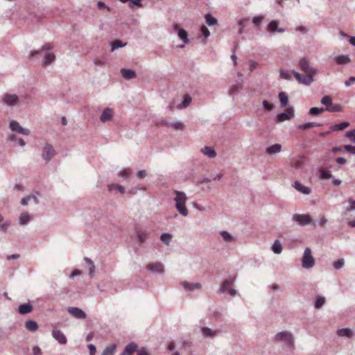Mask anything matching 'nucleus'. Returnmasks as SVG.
Listing matches in <instances>:
<instances>
[{"instance_id": "nucleus-1", "label": "nucleus", "mask_w": 355, "mask_h": 355, "mask_svg": "<svg viewBox=\"0 0 355 355\" xmlns=\"http://www.w3.org/2000/svg\"><path fill=\"white\" fill-rule=\"evenodd\" d=\"M297 65L303 73L292 70V75L294 76L296 81L301 85L307 86L312 84L314 81V76L317 73L316 69L310 65V62L306 58H302L298 60Z\"/></svg>"}, {"instance_id": "nucleus-2", "label": "nucleus", "mask_w": 355, "mask_h": 355, "mask_svg": "<svg viewBox=\"0 0 355 355\" xmlns=\"http://www.w3.org/2000/svg\"><path fill=\"white\" fill-rule=\"evenodd\" d=\"M174 206H175L176 211L180 214V216L183 218L188 217L189 215V211L188 208H187V206L185 205V203H187V200H188V197L187 196V194L184 193V192L182 191H174Z\"/></svg>"}, {"instance_id": "nucleus-3", "label": "nucleus", "mask_w": 355, "mask_h": 355, "mask_svg": "<svg viewBox=\"0 0 355 355\" xmlns=\"http://www.w3.org/2000/svg\"><path fill=\"white\" fill-rule=\"evenodd\" d=\"M275 342L283 345L289 352L295 349L294 336L288 331H282L275 334Z\"/></svg>"}, {"instance_id": "nucleus-4", "label": "nucleus", "mask_w": 355, "mask_h": 355, "mask_svg": "<svg viewBox=\"0 0 355 355\" xmlns=\"http://www.w3.org/2000/svg\"><path fill=\"white\" fill-rule=\"evenodd\" d=\"M315 265V259L312 255V251L309 248H306L302 257V268L309 270Z\"/></svg>"}, {"instance_id": "nucleus-5", "label": "nucleus", "mask_w": 355, "mask_h": 355, "mask_svg": "<svg viewBox=\"0 0 355 355\" xmlns=\"http://www.w3.org/2000/svg\"><path fill=\"white\" fill-rule=\"evenodd\" d=\"M1 103L8 108H12L19 103V97L15 94L5 93L1 97Z\"/></svg>"}, {"instance_id": "nucleus-6", "label": "nucleus", "mask_w": 355, "mask_h": 355, "mask_svg": "<svg viewBox=\"0 0 355 355\" xmlns=\"http://www.w3.org/2000/svg\"><path fill=\"white\" fill-rule=\"evenodd\" d=\"M292 221L297 223V225L301 227L308 225H311L314 227L316 226V224L313 221L312 218L307 214H294L292 215Z\"/></svg>"}, {"instance_id": "nucleus-7", "label": "nucleus", "mask_w": 355, "mask_h": 355, "mask_svg": "<svg viewBox=\"0 0 355 355\" xmlns=\"http://www.w3.org/2000/svg\"><path fill=\"white\" fill-rule=\"evenodd\" d=\"M9 128L12 132L23 135H30V130L27 128H24L19 125L17 121L12 120L9 122Z\"/></svg>"}, {"instance_id": "nucleus-8", "label": "nucleus", "mask_w": 355, "mask_h": 355, "mask_svg": "<svg viewBox=\"0 0 355 355\" xmlns=\"http://www.w3.org/2000/svg\"><path fill=\"white\" fill-rule=\"evenodd\" d=\"M56 155L54 148L52 145L49 144H45L43 147V153H42V157L45 160L46 163L50 162L51 159Z\"/></svg>"}, {"instance_id": "nucleus-9", "label": "nucleus", "mask_w": 355, "mask_h": 355, "mask_svg": "<svg viewBox=\"0 0 355 355\" xmlns=\"http://www.w3.org/2000/svg\"><path fill=\"white\" fill-rule=\"evenodd\" d=\"M180 286L184 288V291L187 293H193L196 291L201 289V284L199 282L191 283L187 281L180 282Z\"/></svg>"}, {"instance_id": "nucleus-10", "label": "nucleus", "mask_w": 355, "mask_h": 355, "mask_svg": "<svg viewBox=\"0 0 355 355\" xmlns=\"http://www.w3.org/2000/svg\"><path fill=\"white\" fill-rule=\"evenodd\" d=\"M294 116V112L292 107L287 108L285 112L276 116V123H283L288 121Z\"/></svg>"}, {"instance_id": "nucleus-11", "label": "nucleus", "mask_w": 355, "mask_h": 355, "mask_svg": "<svg viewBox=\"0 0 355 355\" xmlns=\"http://www.w3.org/2000/svg\"><path fill=\"white\" fill-rule=\"evenodd\" d=\"M292 187L302 195H310L312 191L310 187H306L297 180L294 181Z\"/></svg>"}, {"instance_id": "nucleus-12", "label": "nucleus", "mask_w": 355, "mask_h": 355, "mask_svg": "<svg viewBox=\"0 0 355 355\" xmlns=\"http://www.w3.org/2000/svg\"><path fill=\"white\" fill-rule=\"evenodd\" d=\"M67 311H68L71 315L78 319L84 320L87 318V315H85L83 309L78 307H68Z\"/></svg>"}, {"instance_id": "nucleus-13", "label": "nucleus", "mask_w": 355, "mask_h": 355, "mask_svg": "<svg viewBox=\"0 0 355 355\" xmlns=\"http://www.w3.org/2000/svg\"><path fill=\"white\" fill-rule=\"evenodd\" d=\"M114 112L113 110L110 107H106L101 112L100 116V121L101 123H106L113 119Z\"/></svg>"}, {"instance_id": "nucleus-14", "label": "nucleus", "mask_w": 355, "mask_h": 355, "mask_svg": "<svg viewBox=\"0 0 355 355\" xmlns=\"http://www.w3.org/2000/svg\"><path fill=\"white\" fill-rule=\"evenodd\" d=\"M200 334H202L204 338H214L219 335V331L217 329L211 328L202 327V329H200Z\"/></svg>"}, {"instance_id": "nucleus-15", "label": "nucleus", "mask_w": 355, "mask_h": 355, "mask_svg": "<svg viewBox=\"0 0 355 355\" xmlns=\"http://www.w3.org/2000/svg\"><path fill=\"white\" fill-rule=\"evenodd\" d=\"M220 238H222V241L227 245H230L236 241L235 236L232 235L227 231L221 230L220 231Z\"/></svg>"}, {"instance_id": "nucleus-16", "label": "nucleus", "mask_w": 355, "mask_h": 355, "mask_svg": "<svg viewBox=\"0 0 355 355\" xmlns=\"http://www.w3.org/2000/svg\"><path fill=\"white\" fill-rule=\"evenodd\" d=\"M146 268H147V270L155 274L163 275L164 272V265L159 262L148 264L147 267Z\"/></svg>"}, {"instance_id": "nucleus-17", "label": "nucleus", "mask_w": 355, "mask_h": 355, "mask_svg": "<svg viewBox=\"0 0 355 355\" xmlns=\"http://www.w3.org/2000/svg\"><path fill=\"white\" fill-rule=\"evenodd\" d=\"M173 30L176 32V33H178V38H180V40L182 41V43H189V34L187 31H186L183 28H179L178 25H174Z\"/></svg>"}, {"instance_id": "nucleus-18", "label": "nucleus", "mask_w": 355, "mask_h": 355, "mask_svg": "<svg viewBox=\"0 0 355 355\" xmlns=\"http://www.w3.org/2000/svg\"><path fill=\"white\" fill-rule=\"evenodd\" d=\"M52 337H53L54 340L58 341L60 345L67 344V338L64 334H63L62 331L60 330L56 329L52 331Z\"/></svg>"}, {"instance_id": "nucleus-19", "label": "nucleus", "mask_w": 355, "mask_h": 355, "mask_svg": "<svg viewBox=\"0 0 355 355\" xmlns=\"http://www.w3.org/2000/svg\"><path fill=\"white\" fill-rule=\"evenodd\" d=\"M200 154L209 159H214L216 155H217L216 154L214 148L210 146H204L200 149Z\"/></svg>"}, {"instance_id": "nucleus-20", "label": "nucleus", "mask_w": 355, "mask_h": 355, "mask_svg": "<svg viewBox=\"0 0 355 355\" xmlns=\"http://www.w3.org/2000/svg\"><path fill=\"white\" fill-rule=\"evenodd\" d=\"M282 151V145L280 144H275L266 148V154L270 156L277 155Z\"/></svg>"}, {"instance_id": "nucleus-21", "label": "nucleus", "mask_w": 355, "mask_h": 355, "mask_svg": "<svg viewBox=\"0 0 355 355\" xmlns=\"http://www.w3.org/2000/svg\"><path fill=\"white\" fill-rule=\"evenodd\" d=\"M268 31L271 33H283L284 32V29L283 28L278 27V22L276 20H272L270 21L269 24H268Z\"/></svg>"}, {"instance_id": "nucleus-22", "label": "nucleus", "mask_w": 355, "mask_h": 355, "mask_svg": "<svg viewBox=\"0 0 355 355\" xmlns=\"http://www.w3.org/2000/svg\"><path fill=\"white\" fill-rule=\"evenodd\" d=\"M148 231L145 230H139L137 231V243L141 245L144 242H146V239H148Z\"/></svg>"}, {"instance_id": "nucleus-23", "label": "nucleus", "mask_w": 355, "mask_h": 355, "mask_svg": "<svg viewBox=\"0 0 355 355\" xmlns=\"http://www.w3.org/2000/svg\"><path fill=\"white\" fill-rule=\"evenodd\" d=\"M121 74L125 80H132L136 76L135 71L132 69L123 68L121 69Z\"/></svg>"}, {"instance_id": "nucleus-24", "label": "nucleus", "mask_w": 355, "mask_h": 355, "mask_svg": "<svg viewBox=\"0 0 355 355\" xmlns=\"http://www.w3.org/2000/svg\"><path fill=\"white\" fill-rule=\"evenodd\" d=\"M136 350H137V345L132 342L123 348V351L121 352V355H132Z\"/></svg>"}, {"instance_id": "nucleus-25", "label": "nucleus", "mask_w": 355, "mask_h": 355, "mask_svg": "<svg viewBox=\"0 0 355 355\" xmlns=\"http://www.w3.org/2000/svg\"><path fill=\"white\" fill-rule=\"evenodd\" d=\"M234 282H235V277H230V279L224 281V282H223L222 284H220V292L222 293H227V291L231 289L230 288V286Z\"/></svg>"}, {"instance_id": "nucleus-26", "label": "nucleus", "mask_w": 355, "mask_h": 355, "mask_svg": "<svg viewBox=\"0 0 355 355\" xmlns=\"http://www.w3.org/2000/svg\"><path fill=\"white\" fill-rule=\"evenodd\" d=\"M31 220H32V216L28 212H24L19 216V225H27Z\"/></svg>"}, {"instance_id": "nucleus-27", "label": "nucleus", "mask_w": 355, "mask_h": 355, "mask_svg": "<svg viewBox=\"0 0 355 355\" xmlns=\"http://www.w3.org/2000/svg\"><path fill=\"white\" fill-rule=\"evenodd\" d=\"M8 141L15 143V145H19L21 147L26 146V141L21 138H18L15 134H10L8 136Z\"/></svg>"}, {"instance_id": "nucleus-28", "label": "nucleus", "mask_w": 355, "mask_h": 355, "mask_svg": "<svg viewBox=\"0 0 355 355\" xmlns=\"http://www.w3.org/2000/svg\"><path fill=\"white\" fill-rule=\"evenodd\" d=\"M320 125H321V124L318 123L317 122H307V123H301V124L298 125L297 129L302 130H307L311 128L319 127Z\"/></svg>"}, {"instance_id": "nucleus-29", "label": "nucleus", "mask_w": 355, "mask_h": 355, "mask_svg": "<svg viewBox=\"0 0 355 355\" xmlns=\"http://www.w3.org/2000/svg\"><path fill=\"white\" fill-rule=\"evenodd\" d=\"M33 306L29 303H24L19 306V313L21 315H25L32 312Z\"/></svg>"}, {"instance_id": "nucleus-30", "label": "nucleus", "mask_w": 355, "mask_h": 355, "mask_svg": "<svg viewBox=\"0 0 355 355\" xmlns=\"http://www.w3.org/2000/svg\"><path fill=\"white\" fill-rule=\"evenodd\" d=\"M53 49L52 44L50 43H46L44 44L43 46H42V49H40V51H32L30 52L29 56L30 58H33L40 53V51L43 52H47Z\"/></svg>"}, {"instance_id": "nucleus-31", "label": "nucleus", "mask_w": 355, "mask_h": 355, "mask_svg": "<svg viewBox=\"0 0 355 355\" xmlns=\"http://www.w3.org/2000/svg\"><path fill=\"white\" fill-rule=\"evenodd\" d=\"M271 250L275 254H280L282 252V245L279 240H275L271 245Z\"/></svg>"}, {"instance_id": "nucleus-32", "label": "nucleus", "mask_w": 355, "mask_h": 355, "mask_svg": "<svg viewBox=\"0 0 355 355\" xmlns=\"http://www.w3.org/2000/svg\"><path fill=\"white\" fill-rule=\"evenodd\" d=\"M132 170L130 168H123L119 171L117 175L123 180H128V178L131 175Z\"/></svg>"}, {"instance_id": "nucleus-33", "label": "nucleus", "mask_w": 355, "mask_h": 355, "mask_svg": "<svg viewBox=\"0 0 355 355\" xmlns=\"http://www.w3.org/2000/svg\"><path fill=\"white\" fill-rule=\"evenodd\" d=\"M349 125V123L347 121L336 123L331 126V130L334 132L342 131L344 129L348 128Z\"/></svg>"}, {"instance_id": "nucleus-34", "label": "nucleus", "mask_w": 355, "mask_h": 355, "mask_svg": "<svg viewBox=\"0 0 355 355\" xmlns=\"http://www.w3.org/2000/svg\"><path fill=\"white\" fill-rule=\"evenodd\" d=\"M25 327L30 332H35L38 329V325L34 320H27L25 323Z\"/></svg>"}, {"instance_id": "nucleus-35", "label": "nucleus", "mask_w": 355, "mask_h": 355, "mask_svg": "<svg viewBox=\"0 0 355 355\" xmlns=\"http://www.w3.org/2000/svg\"><path fill=\"white\" fill-rule=\"evenodd\" d=\"M191 103V97L188 94L184 96V100L182 103L176 105V109L182 110L188 107L189 104Z\"/></svg>"}, {"instance_id": "nucleus-36", "label": "nucleus", "mask_w": 355, "mask_h": 355, "mask_svg": "<svg viewBox=\"0 0 355 355\" xmlns=\"http://www.w3.org/2000/svg\"><path fill=\"white\" fill-rule=\"evenodd\" d=\"M279 101L282 107H284L288 105V94L285 92L279 93Z\"/></svg>"}, {"instance_id": "nucleus-37", "label": "nucleus", "mask_w": 355, "mask_h": 355, "mask_svg": "<svg viewBox=\"0 0 355 355\" xmlns=\"http://www.w3.org/2000/svg\"><path fill=\"white\" fill-rule=\"evenodd\" d=\"M205 21H206V24L209 26H214L217 24V19L211 14L205 15Z\"/></svg>"}, {"instance_id": "nucleus-38", "label": "nucleus", "mask_w": 355, "mask_h": 355, "mask_svg": "<svg viewBox=\"0 0 355 355\" xmlns=\"http://www.w3.org/2000/svg\"><path fill=\"white\" fill-rule=\"evenodd\" d=\"M84 261L87 264L89 265V276H90V278H93L94 272L95 271V266L94 265L93 261L91 260V259L87 257H85Z\"/></svg>"}, {"instance_id": "nucleus-39", "label": "nucleus", "mask_w": 355, "mask_h": 355, "mask_svg": "<svg viewBox=\"0 0 355 355\" xmlns=\"http://www.w3.org/2000/svg\"><path fill=\"white\" fill-rule=\"evenodd\" d=\"M168 127H171L175 130H182L184 129V125L183 123L180 121H175V122H171L168 123Z\"/></svg>"}, {"instance_id": "nucleus-40", "label": "nucleus", "mask_w": 355, "mask_h": 355, "mask_svg": "<svg viewBox=\"0 0 355 355\" xmlns=\"http://www.w3.org/2000/svg\"><path fill=\"white\" fill-rule=\"evenodd\" d=\"M115 344L107 346L106 347H105L104 350H103V352H101V355H114V353H115Z\"/></svg>"}, {"instance_id": "nucleus-41", "label": "nucleus", "mask_w": 355, "mask_h": 355, "mask_svg": "<svg viewBox=\"0 0 355 355\" xmlns=\"http://www.w3.org/2000/svg\"><path fill=\"white\" fill-rule=\"evenodd\" d=\"M350 61L348 55H342L336 57V63L339 65L347 64Z\"/></svg>"}, {"instance_id": "nucleus-42", "label": "nucleus", "mask_w": 355, "mask_h": 355, "mask_svg": "<svg viewBox=\"0 0 355 355\" xmlns=\"http://www.w3.org/2000/svg\"><path fill=\"white\" fill-rule=\"evenodd\" d=\"M109 191H113V190H116L119 191L121 194L124 193V188L121 185L119 184H111L108 185Z\"/></svg>"}, {"instance_id": "nucleus-43", "label": "nucleus", "mask_w": 355, "mask_h": 355, "mask_svg": "<svg viewBox=\"0 0 355 355\" xmlns=\"http://www.w3.org/2000/svg\"><path fill=\"white\" fill-rule=\"evenodd\" d=\"M127 45V43H123L120 40H114L111 43V51H114V50L119 48H123Z\"/></svg>"}, {"instance_id": "nucleus-44", "label": "nucleus", "mask_w": 355, "mask_h": 355, "mask_svg": "<svg viewBox=\"0 0 355 355\" xmlns=\"http://www.w3.org/2000/svg\"><path fill=\"white\" fill-rule=\"evenodd\" d=\"M326 110L329 112H339L341 111V105L338 103L326 106Z\"/></svg>"}, {"instance_id": "nucleus-45", "label": "nucleus", "mask_w": 355, "mask_h": 355, "mask_svg": "<svg viewBox=\"0 0 355 355\" xmlns=\"http://www.w3.org/2000/svg\"><path fill=\"white\" fill-rule=\"evenodd\" d=\"M292 74V71H290L285 69H281L279 70V77L284 80H291V75Z\"/></svg>"}, {"instance_id": "nucleus-46", "label": "nucleus", "mask_w": 355, "mask_h": 355, "mask_svg": "<svg viewBox=\"0 0 355 355\" xmlns=\"http://www.w3.org/2000/svg\"><path fill=\"white\" fill-rule=\"evenodd\" d=\"M324 302L325 299L324 296L316 297L315 303H314V308H315V309H320L324 304Z\"/></svg>"}, {"instance_id": "nucleus-47", "label": "nucleus", "mask_w": 355, "mask_h": 355, "mask_svg": "<svg viewBox=\"0 0 355 355\" xmlns=\"http://www.w3.org/2000/svg\"><path fill=\"white\" fill-rule=\"evenodd\" d=\"M336 335L340 337H351L352 333L351 330L348 329H341L336 331Z\"/></svg>"}, {"instance_id": "nucleus-48", "label": "nucleus", "mask_w": 355, "mask_h": 355, "mask_svg": "<svg viewBox=\"0 0 355 355\" xmlns=\"http://www.w3.org/2000/svg\"><path fill=\"white\" fill-rule=\"evenodd\" d=\"M54 54H47V55H46L45 58H44L43 62H42V64H43V66H47L50 64L51 62H54Z\"/></svg>"}, {"instance_id": "nucleus-49", "label": "nucleus", "mask_w": 355, "mask_h": 355, "mask_svg": "<svg viewBox=\"0 0 355 355\" xmlns=\"http://www.w3.org/2000/svg\"><path fill=\"white\" fill-rule=\"evenodd\" d=\"M324 111L323 107H311L309 110L310 115L317 116Z\"/></svg>"}, {"instance_id": "nucleus-50", "label": "nucleus", "mask_w": 355, "mask_h": 355, "mask_svg": "<svg viewBox=\"0 0 355 355\" xmlns=\"http://www.w3.org/2000/svg\"><path fill=\"white\" fill-rule=\"evenodd\" d=\"M332 266L333 268L336 269V270H339L342 269L345 266V260L343 259H339L337 261L333 262Z\"/></svg>"}, {"instance_id": "nucleus-51", "label": "nucleus", "mask_w": 355, "mask_h": 355, "mask_svg": "<svg viewBox=\"0 0 355 355\" xmlns=\"http://www.w3.org/2000/svg\"><path fill=\"white\" fill-rule=\"evenodd\" d=\"M303 164V161L302 157H298L295 160H294L293 163L291 164V167L293 169L297 170L301 168Z\"/></svg>"}, {"instance_id": "nucleus-52", "label": "nucleus", "mask_w": 355, "mask_h": 355, "mask_svg": "<svg viewBox=\"0 0 355 355\" xmlns=\"http://www.w3.org/2000/svg\"><path fill=\"white\" fill-rule=\"evenodd\" d=\"M171 239H172V236L170 233H163L161 234V241L165 245H168L171 242Z\"/></svg>"}, {"instance_id": "nucleus-53", "label": "nucleus", "mask_w": 355, "mask_h": 355, "mask_svg": "<svg viewBox=\"0 0 355 355\" xmlns=\"http://www.w3.org/2000/svg\"><path fill=\"white\" fill-rule=\"evenodd\" d=\"M320 103H322L324 106L334 105V103H332V98L329 96H325L322 97V100H320Z\"/></svg>"}, {"instance_id": "nucleus-54", "label": "nucleus", "mask_w": 355, "mask_h": 355, "mask_svg": "<svg viewBox=\"0 0 355 355\" xmlns=\"http://www.w3.org/2000/svg\"><path fill=\"white\" fill-rule=\"evenodd\" d=\"M237 27H239V35L243 33V30L245 28V19H241L237 22Z\"/></svg>"}, {"instance_id": "nucleus-55", "label": "nucleus", "mask_w": 355, "mask_h": 355, "mask_svg": "<svg viewBox=\"0 0 355 355\" xmlns=\"http://www.w3.org/2000/svg\"><path fill=\"white\" fill-rule=\"evenodd\" d=\"M10 220H6L5 221H3V224H0V230L3 233H6L8 231V228L10 227Z\"/></svg>"}, {"instance_id": "nucleus-56", "label": "nucleus", "mask_w": 355, "mask_h": 355, "mask_svg": "<svg viewBox=\"0 0 355 355\" xmlns=\"http://www.w3.org/2000/svg\"><path fill=\"white\" fill-rule=\"evenodd\" d=\"M348 207L346 208V210H345V213H347L348 211H355V200H348Z\"/></svg>"}, {"instance_id": "nucleus-57", "label": "nucleus", "mask_w": 355, "mask_h": 355, "mask_svg": "<svg viewBox=\"0 0 355 355\" xmlns=\"http://www.w3.org/2000/svg\"><path fill=\"white\" fill-rule=\"evenodd\" d=\"M239 88L240 87H238V85H233V86L230 87V89H229V94H230L231 96L234 97L237 95Z\"/></svg>"}, {"instance_id": "nucleus-58", "label": "nucleus", "mask_w": 355, "mask_h": 355, "mask_svg": "<svg viewBox=\"0 0 355 355\" xmlns=\"http://www.w3.org/2000/svg\"><path fill=\"white\" fill-rule=\"evenodd\" d=\"M128 1H130V7L131 9H134V7L136 6L137 8L141 7V0H129Z\"/></svg>"}, {"instance_id": "nucleus-59", "label": "nucleus", "mask_w": 355, "mask_h": 355, "mask_svg": "<svg viewBox=\"0 0 355 355\" xmlns=\"http://www.w3.org/2000/svg\"><path fill=\"white\" fill-rule=\"evenodd\" d=\"M320 177L323 179H330L333 178V175L331 173L322 170L320 171Z\"/></svg>"}, {"instance_id": "nucleus-60", "label": "nucleus", "mask_w": 355, "mask_h": 355, "mask_svg": "<svg viewBox=\"0 0 355 355\" xmlns=\"http://www.w3.org/2000/svg\"><path fill=\"white\" fill-rule=\"evenodd\" d=\"M354 83H355V77L353 76H351L350 77H349V78L347 80H345V87H349Z\"/></svg>"}, {"instance_id": "nucleus-61", "label": "nucleus", "mask_w": 355, "mask_h": 355, "mask_svg": "<svg viewBox=\"0 0 355 355\" xmlns=\"http://www.w3.org/2000/svg\"><path fill=\"white\" fill-rule=\"evenodd\" d=\"M263 19V17L261 15L253 17L252 18V24H254V26L259 25L260 23H261V21Z\"/></svg>"}, {"instance_id": "nucleus-62", "label": "nucleus", "mask_w": 355, "mask_h": 355, "mask_svg": "<svg viewBox=\"0 0 355 355\" xmlns=\"http://www.w3.org/2000/svg\"><path fill=\"white\" fill-rule=\"evenodd\" d=\"M200 32H202V36H204L206 38L209 37V29L206 26H205V25L200 26Z\"/></svg>"}, {"instance_id": "nucleus-63", "label": "nucleus", "mask_w": 355, "mask_h": 355, "mask_svg": "<svg viewBox=\"0 0 355 355\" xmlns=\"http://www.w3.org/2000/svg\"><path fill=\"white\" fill-rule=\"evenodd\" d=\"M344 149L350 154H355V146L345 145L344 146Z\"/></svg>"}, {"instance_id": "nucleus-64", "label": "nucleus", "mask_w": 355, "mask_h": 355, "mask_svg": "<svg viewBox=\"0 0 355 355\" xmlns=\"http://www.w3.org/2000/svg\"><path fill=\"white\" fill-rule=\"evenodd\" d=\"M263 107L267 111H272V103H269L268 101L263 100Z\"/></svg>"}]
</instances>
